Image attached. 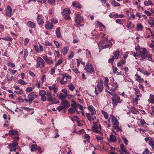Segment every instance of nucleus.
Returning a JSON list of instances; mask_svg holds the SVG:
<instances>
[{"mask_svg":"<svg viewBox=\"0 0 154 154\" xmlns=\"http://www.w3.org/2000/svg\"><path fill=\"white\" fill-rule=\"evenodd\" d=\"M68 87L69 89L71 91H73L75 89V87L73 84L70 83L68 85Z\"/></svg>","mask_w":154,"mask_h":154,"instance_id":"obj_46","label":"nucleus"},{"mask_svg":"<svg viewBox=\"0 0 154 154\" xmlns=\"http://www.w3.org/2000/svg\"><path fill=\"white\" fill-rule=\"evenodd\" d=\"M75 19V22L78 24L82 23L83 20V18L81 16L80 14H76Z\"/></svg>","mask_w":154,"mask_h":154,"instance_id":"obj_15","label":"nucleus"},{"mask_svg":"<svg viewBox=\"0 0 154 154\" xmlns=\"http://www.w3.org/2000/svg\"><path fill=\"white\" fill-rule=\"evenodd\" d=\"M72 5L74 7H75L78 8H80L81 7V5L76 2H74L72 3Z\"/></svg>","mask_w":154,"mask_h":154,"instance_id":"obj_42","label":"nucleus"},{"mask_svg":"<svg viewBox=\"0 0 154 154\" xmlns=\"http://www.w3.org/2000/svg\"><path fill=\"white\" fill-rule=\"evenodd\" d=\"M116 140V137L113 135H111L110 136L109 141L112 142H115Z\"/></svg>","mask_w":154,"mask_h":154,"instance_id":"obj_36","label":"nucleus"},{"mask_svg":"<svg viewBox=\"0 0 154 154\" xmlns=\"http://www.w3.org/2000/svg\"><path fill=\"white\" fill-rule=\"evenodd\" d=\"M56 34L57 37L58 38H60L61 37V34L60 31V28L59 27L56 30Z\"/></svg>","mask_w":154,"mask_h":154,"instance_id":"obj_29","label":"nucleus"},{"mask_svg":"<svg viewBox=\"0 0 154 154\" xmlns=\"http://www.w3.org/2000/svg\"><path fill=\"white\" fill-rule=\"evenodd\" d=\"M27 25L28 27L33 29H35L36 26L35 23L31 21H28L27 23Z\"/></svg>","mask_w":154,"mask_h":154,"instance_id":"obj_22","label":"nucleus"},{"mask_svg":"<svg viewBox=\"0 0 154 154\" xmlns=\"http://www.w3.org/2000/svg\"><path fill=\"white\" fill-rule=\"evenodd\" d=\"M101 128L100 125L98 122H94L92 126L93 132L99 133L101 132Z\"/></svg>","mask_w":154,"mask_h":154,"instance_id":"obj_7","label":"nucleus"},{"mask_svg":"<svg viewBox=\"0 0 154 154\" xmlns=\"http://www.w3.org/2000/svg\"><path fill=\"white\" fill-rule=\"evenodd\" d=\"M17 83L18 84H21L23 85L26 84L25 82L22 79H19L17 81Z\"/></svg>","mask_w":154,"mask_h":154,"instance_id":"obj_50","label":"nucleus"},{"mask_svg":"<svg viewBox=\"0 0 154 154\" xmlns=\"http://www.w3.org/2000/svg\"><path fill=\"white\" fill-rule=\"evenodd\" d=\"M103 81L101 80L98 82L96 87L95 88L94 93L96 95H98L103 91Z\"/></svg>","mask_w":154,"mask_h":154,"instance_id":"obj_3","label":"nucleus"},{"mask_svg":"<svg viewBox=\"0 0 154 154\" xmlns=\"http://www.w3.org/2000/svg\"><path fill=\"white\" fill-rule=\"evenodd\" d=\"M2 39L6 41H11L12 40V38L9 37L2 38Z\"/></svg>","mask_w":154,"mask_h":154,"instance_id":"obj_56","label":"nucleus"},{"mask_svg":"<svg viewBox=\"0 0 154 154\" xmlns=\"http://www.w3.org/2000/svg\"><path fill=\"white\" fill-rule=\"evenodd\" d=\"M37 96V95L35 92H32L28 95L27 98L29 99V100H30V102H32Z\"/></svg>","mask_w":154,"mask_h":154,"instance_id":"obj_12","label":"nucleus"},{"mask_svg":"<svg viewBox=\"0 0 154 154\" xmlns=\"http://www.w3.org/2000/svg\"><path fill=\"white\" fill-rule=\"evenodd\" d=\"M88 110L91 112V114L93 116L96 114V111L94 107L92 105L89 106L88 107Z\"/></svg>","mask_w":154,"mask_h":154,"instance_id":"obj_19","label":"nucleus"},{"mask_svg":"<svg viewBox=\"0 0 154 154\" xmlns=\"http://www.w3.org/2000/svg\"><path fill=\"white\" fill-rule=\"evenodd\" d=\"M137 30L138 31H142L143 28V26L141 23H138L137 24Z\"/></svg>","mask_w":154,"mask_h":154,"instance_id":"obj_31","label":"nucleus"},{"mask_svg":"<svg viewBox=\"0 0 154 154\" xmlns=\"http://www.w3.org/2000/svg\"><path fill=\"white\" fill-rule=\"evenodd\" d=\"M72 70L75 73H79V72L78 71V69L76 68V67H73L72 69Z\"/></svg>","mask_w":154,"mask_h":154,"instance_id":"obj_63","label":"nucleus"},{"mask_svg":"<svg viewBox=\"0 0 154 154\" xmlns=\"http://www.w3.org/2000/svg\"><path fill=\"white\" fill-rule=\"evenodd\" d=\"M119 85L116 82H113L112 83L111 85L109 86L107 89L109 91H111V92L113 93L118 88Z\"/></svg>","mask_w":154,"mask_h":154,"instance_id":"obj_9","label":"nucleus"},{"mask_svg":"<svg viewBox=\"0 0 154 154\" xmlns=\"http://www.w3.org/2000/svg\"><path fill=\"white\" fill-rule=\"evenodd\" d=\"M142 51L140 52V55L141 56V58L142 59L145 58V56L147 54V51L146 49L145 48H141Z\"/></svg>","mask_w":154,"mask_h":154,"instance_id":"obj_17","label":"nucleus"},{"mask_svg":"<svg viewBox=\"0 0 154 154\" xmlns=\"http://www.w3.org/2000/svg\"><path fill=\"white\" fill-rule=\"evenodd\" d=\"M19 137L17 136L14 138V142L8 144V148L9 149L10 151H15L17 149V146L18 143L17 140L19 139Z\"/></svg>","mask_w":154,"mask_h":154,"instance_id":"obj_4","label":"nucleus"},{"mask_svg":"<svg viewBox=\"0 0 154 154\" xmlns=\"http://www.w3.org/2000/svg\"><path fill=\"white\" fill-rule=\"evenodd\" d=\"M154 141L152 139H150L148 142L149 145L151 146L153 149H154Z\"/></svg>","mask_w":154,"mask_h":154,"instance_id":"obj_37","label":"nucleus"},{"mask_svg":"<svg viewBox=\"0 0 154 154\" xmlns=\"http://www.w3.org/2000/svg\"><path fill=\"white\" fill-rule=\"evenodd\" d=\"M137 71H139L141 73L143 74L144 75L147 76H149L150 75V73L147 71L145 69L142 68H138L137 69Z\"/></svg>","mask_w":154,"mask_h":154,"instance_id":"obj_20","label":"nucleus"},{"mask_svg":"<svg viewBox=\"0 0 154 154\" xmlns=\"http://www.w3.org/2000/svg\"><path fill=\"white\" fill-rule=\"evenodd\" d=\"M85 69L88 72L91 73L94 71V68L92 65L90 63H87L85 66Z\"/></svg>","mask_w":154,"mask_h":154,"instance_id":"obj_13","label":"nucleus"},{"mask_svg":"<svg viewBox=\"0 0 154 154\" xmlns=\"http://www.w3.org/2000/svg\"><path fill=\"white\" fill-rule=\"evenodd\" d=\"M37 146L36 145L32 144L31 145V151H34L37 150Z\"/></svg>","mask_w":154,"mask_h":154,"instance_id":"obj_43","label":"nucleus"},{"mask_svg":"<svg viewBox=\"0 0 154 154\" xmlns=\"http://www.w3.org/2000/svg\"><path fill=\"white\" fill-rule=\"evenodd\" d=\"M61 105L64 109H66L69 106L70 103L68 101L65 100L61 103Z\"/></svg>","mask_w":154,"mask_h":154,"instance_id":"obj_16","label":"nucleus"},{"mask_svg":"<svg viewBox=\"0 0 154 154\" xmlns=\"http://www.w3.org/2000/svg\"><path fill=\"white\" fill-rule=\"evenodd\" d=\"M98 133L99 135H95L96 138L98 141H100V142H102L103 141V134L102 132H100Z\"/></svg>","mask_w":154,"mask_h":154,"instance_id":"obj_21","label":"nucleus"},{"mask_svg":"<svg viewBox=\"0 0 154 154\" xmlns=\"http://www.w3.org/2000/svg\"><path fill=\"white\" fill-rule=\"evenodd\" d=\"M135 76L136 77V80L138 81H139L140 83H142L143 82V79H141V77L139 76L137 74L135 75Z\"/></svg>","mask_w":154,"mask_h":154,"instance_id":"obj_33","label":"nucleus"},{"mask_svg":"<svg viewBox=\"0 0 154 154\" xmlns=\"http://www.w3.org/2000/svg\"><path fill=\"white\" fill-rule=\"evenodd\" d=\"M84 138L86 139L87 141H88L89 140V136L88 134H85L84 136Z\"/></svg>","mask_w":154,"mask_h":154,"instance_id":"obj_59","label":"nucleus"},{"mask_svg":"<svg viewBox=\"0 0 154 154\" xmlns=\"http://www.w3.org/2000/svg\"><path fill=\"white\" fill-rule=\"evenodd\" d=\"M70 13V9L69 8H66L63 10L62 14L64 17V19L68 20L71 18L69 16Z\"/></svg>","mask_w":154,"mask_h":154,"instance_id":"obj_8","label":"nucleus"},{"mask_svg":"<svg viewBox=\"0 0 154 154\" xmlns=\"http://www.w3.org/2000/svg\"><path fill=\"white\" fill-rule=\"evenodd\" d=\"M53 24L50 22L48 23L45 26V28L47 29H51L53 28Z\"/></svg>","mask_w":154,"mask_h":154,"instance_id":"obj_26","label":"nucleus"},{"mask_svg":"<svg viewBox=\"0 0 154 154\" xmlns=\"http://www.w3.org/2000/svg\"><path fill=\"white\" fill-rule=\"evenodd\" d=\"M6 15L8 17H10L12 15V9L11 7L8 5L5 10Z\"/></svg>","mask_w":154,"mask_h":154,"instance_id":"obj_14","label":"nucleus"},{"mask_svg":"<svg viewBox=\"0 0 154 154\" xmlns=\"http://www.w3.org/2000/svg\"><path fill=\"white\" fill-rule=\"evenodd\" d=\"M54 98L52 96H51L50 97H48L46 98V100H47V101L49 102L52 101L54 100Z\"/></svg>","mask_w":154,"mask_h":154,"instance_id":"obj_64","label":"nucleus"},{"mask_svg":"<svg viewBox=\"0 0 154 154\" xmlns=\"http://www.w3.org/2000/svg\"><path fill=\"white\" fill-rule=\"evenodd\" d=\"M86 54L88 57H91V53L90 51L88 49L86 50Z\"/></svg>","mask_w":154,"mask_h":154,"instance_id":"obj_61","label":"nucleus"},{"mask_svg":"<svg viewBox=\"0 0 154 154\" xmlns=\"http://www.w3.org/2000/svg\"><path fill=\"white\" fill-rule=\"evenodd\" d=\"M14 92L17 94L21 95L23 93L24 91L20 89L17 91H14Z\"/></svg>","mask_w":154,"mask_h":154,"instance_id":"obj_48","label":"nucleus"},{"mask_svg":"<svg viewBox=\"0 0 154 154\" xmlns=\"http://www.w3.org/2000/svg\"><path fill=\"white\" fill-rule=\"evenodd\" d=\"M67 81V80L65 78V76H63L61 80L60 81V83L61 84L63 85L65 84Z\"/></svg>","mask_w":154,"mask_h":154,"instance_id":"obj_41","label":"nucleus"},{"mask_svg":"<svg viewBox=\"0 0 154 154\" xmlns=\"http://www.w3.org/2000/svg\"><path fill=\"white\" fill-rule=\"evenodd\" d=\"M48 88L51 90H53V92L55 94H56L58 91V88L56 85L53 84L51 86H48Z\"/></svg>","mask_w":154,"mask_h":154,"instance_id":"obj_18","label":"nucleus"},{"mask_svg":"<svg viewBox=\"0 0 154 154\" xmlns=\"http://www.w3.org/2000/svg\"><path fill=\"white\" fill-rule=\"evenodd\" d=\"M24 56H23V58L24 59V60L26 61V58L28 56V51L27 49H24Z\"/></svg>","mask_w":154,"mask_h":154,"instance_id":"obj_35","label":"nucleus"},{"mask_svg":"<svg viewBox=\"0 0 154 154\" xmlns=\"http://www.w3.org/2000/svg\"><path fill=\"white\" fill-rule=\"evenodd\" d=\"M85 115L87 117L88 120L89 121H91L92 120V115L91 113H86Z\"/></svg>","mask_w":154,"mask_h":154,"instance_id":"obj_44","label":"nucleus"},{"mask_svg":"<svg viewBox=\"0 0 154 154\" xmlns=\"http://www.w3.org/2000/svg\"><path fill=\"white\" fill-rule=\"evenodd\" d=\"M52 43L49 42L48 41L46 40L45 42V46H52Z\"/></svg>","mask_w":154,"mask_h":154,"instance_id":"obj_60","label":"nucleus"},{"mask_svg":"<svg viewBox=\"0 0 154 154\" xmlns=\"http://www.w3.org/2000/svg\"><path fill=\"white\" fill-rule=\"evenodd\" d=\"M108 82H109L108 79L107 78H105L104 85L105 87H107V88L109 86V85H108Z\"/></svg>","mask_w":154,"mask_h":154,"instance_id":"obj_45","label":"nucleus"},{"mask_svg":"<svg viewBox=\"0 0 154 154\" xmlns=\"http://www.w3.org/2000/svg\"><path fill=\"white\" fill-rule=\"evenodd\" d=\"M133 89L135 92V95H138V94H140V91L138 88H134Z\"/></svg>","mask_w":154,"mask_h":154,"instance_id":"obj_58","label":"nucleus"},{"mask_svg":"<svg viewBox=\"0 0 154 154\" xmlns=\"http://www.w3.org/2000/svg\"><path fill=\"white\" fill-rule=\"evenodd\" d=\"M34 87H29L27 88L26 90V93H29L31 92L34 89Z\"/></svg>","mask_w":154,"mask_h":154,"instance_id":"obj_40","label":"nucleus"},{"mask_svg":"<svg viewBox=\"0 0 154 154\" xmlns=\"http://www.w3.org/2000/svg\"><path fill=\"white\" fill-rule=\"evenodd\" d=\"M18 134V132L16 130H11L9 131V134L10 135H17Z\"/></svg>","mask_w":154,"mask_h":154,"instance_id":"obj_32","label":"nucleus"},{"mask_svg":"<svg viewBox=\"0 0 154 154\" xmlns=\"http://www.w3.org/2000/svg\"><path fill=\"white\" fill-rule=\"evenodd\" d=\"M119 51H116L114 53V58L116 59L118 58L119 57Z\"/></svg>","mask_w":154,"mask_h":154,"instance_id":"obj_39","label":"nucleus"},{"mask_svg":"<svg viewBox=\"0 0 154 154\" xmlns=\"http://www.w3.org/2000/svg\"><path fill=\"white\" fill-rule=\"evenodd\" d=\"M125 62V60H123L121 62H120L118 63L117 65L118 66H121L122 65L124 64Z\"/></svg>","mask_w":154,"mask_h":154,"instance_id":"obj_57","label":"nucleus"},{"mask_svg":"<svg viewBox=\"0 0 154 154\" xmlns=\"http://www.w3.org/2000/svg\"><path fill=\"white\" fill-rule=\"evenodd\" d=\"M36 20L38 25H43L44 24V22L43 19L41 17L40 15H38Z\"/></svg>","mask_w":154,"mask_h":154,"instance_id":"obj_23","label":"nucleus"},{"mask_svg":"<svg viewBox=\"0 0 154 154\" xmlns=\"http://www.w3.org/2000/svg\"><path fill=\"white\" fill-rule=\"evenodd\" d=\"M23 108L25 110L27 111H29L32 110L33 111L31 113V114H32L34 112V111L33 110V109L32 108H30L29 107H24Z\"/></svg>","mask_w":154,"mask_h":154,"instance_id":"obj_53","label":"nucleus"},{"mask_svg":"<svg viewBox=\"0 0 154 154\" xmlns=\"http://www.w3.org/2000/svg\"><path fill=\"white\" fill-rule=\"evenodd\" d=\"M110 118L112 119L114 129L116 130L117 132L121 131V129L119 127V121L116 117L112 114L110 115Z\"/></svg>","mask_w":154,"mask_h":154,"instance_id":"obj_2","label":"nucleus"},{"mask_svg":"<svg viewBox=\"0 0 154 154\" xmlns=\"http://www.w3.org/2000/svg\"><path fill=\"white\" fill-rule=\"evenodd\" d=\"M145 58L146 59L149 60L150 61L153 62L154 60V56H153L152 54H146L145 56Z\"/></svg>","mask_w":154,"mask_h":154,"instance_id":"obj_24","label":"nucleus"},{"mask_svg":"<svg viewBox=\"0 0 154 154\" xmlns=\"http://www.w3.org/2000/svg\"><path fill=\"white\" fill-rule=\"evenodd\" d=\"M97 25L98 27H103L104 28H105V26L101 23L98 21Z\"/></svg>","mask_w":154,"mask_h":154,"instance_id":"obj_55","label":"nucleus"},{"mask_svg":"<svg viewBox=\"0 0 154 154\" xmlns=\"http://www.w3.org/2000/svg\"><path fill=\"white\" fill-rule=\"evenodd\" d=\"M120 152L121 153V152H124L125 153H127V150L125 147H124V145L123 144H122L120 146Z\"/></svg>","mask_w":154,"mask_h":154,"instance_id":"obj_30","label":"nucleus"},{"mask_svg":"<svg viewBox=\"0 0 154 154\" xmlns=\"http://www.w3.org/2000/svg\"><path fill=\"white\" fill-rule=\"evenodd\" d=\"M127 27L129 29L132 28L134 27V25L131 22L127 23L126 25Z\"/></svg>","mask_w":154,"mask_h":154,"instance_id":"obj_38","label":"nucleus"},{"mask_svg":"<svg viewBox=\"0 0 154 154\" xmlns=\"http://www.w3.org/2000/svg\"><path fill=\"white\" fill-rule=\"evenodd\" d=\"M59 98L60 100H63L65 99V97L63 94L61 93L59 95Z\"/></svg>","mask_w":154,"mask_h":154,"instance_id":"obj_54","label":"nucleus"},{"mask_svg":"<svg viewBox=\"0 0 154 154\" xmlns=\"http://www.w3.org/2000/svg\"><path fill=\"white\" fill-rule=\"evenodd\" d=\"M111 4L113 7H116L120 6V4L116 2L115 0H113L111 2Z\"/></svg>","mask_w":154,"mask_h":154,"instance_id":"obj_34","label":"nucleus"},{"mask_svg":"<svg viewBox=\"0 0 154 154\" xmlns=\"http://www.w3.org/2000/svg\"><path fill=\"white\" fill-rule=\"evenodd\" d=\"M131 112L134 114H138V111L134 107H132L131 109Z\"/></svg>","mask_w":154,"mask_h":154,"instance_id":"obj_47","label":"nucleus"},{"mask_svg":"<svg viewBox=\"0 0 154 154\" xmlns=\"http://www.w3.org/2000/svg\"><path fill=\"white\" fill-rule=\"evenodd\" d=\"M68 112L69 114H72L75 112L77 114L80 113V111H78L76 109L75 102L74 101L73 102V103L71 104V107L69 109Z\"/></svg>","mask_w":154,"mask_h":154,"instance_id":"obj_6","label":"nucleus"},{"mask_svg":"<svg viewBox=\"0 0 154 154\" xmlns=\"http://www.w3.org/2000/svg\"><path fill=\"white\" fill-rule=\"evenodd\" d=\"M8 66L11 67H14L15 66L14 64L11 63V62L8 63Z\"/></svg>","mask_w":154,"mask_h":154,"instance_id":"obj_62","label":"nucleus"},{"mask_svg":"<svg viewBox=\"0 0 154 154\" xmlns=\"http://www.w3.org/2000/svg\"><path fill=\"white\" fill-rule=\"evenodd\" d=\"M144 5L145 6H152L153 3L151 0H148V1H146L144 2Z\"/></svg>","mask_w":154,"mask_h":154,"instance_id":"obj_27","label":"nucleus"},{"mask_svg":"<svg viewBox=\"0 0 154 154\" xmlns=\"http://www.w3.org/2000/svg\"><path fill=\"white\" fill-rule=\"evenodd\" d=\"M102 113L103 115L105 118L106 119H108V116L107 113L103 111V110L102 111Z\"/></svg>","mask_w":154,"mask_h":154,"instance_id":"obj_52","label":"nucleus"},{"mask_svg":"<svg viewBox=\"0 0 154 154\" xmlns=\"http://www.w3.org/2000/svg\"><path fill=\"white\" fill-rule=\"evenodd\" d=\"M106 91L107 92L113 96L112 99V104L114 106H116L118 103H121L122 100L120 99V97L117 94L112 93L107 90H106Z\"/></svg>","mask_w":154,"mask_h":154,"instance_id":"obj_1","label":"nucleus"},{"mask_svg":"<svg viewBox=\"0 0 154 154\" xmlns=\"http://www.w3.org/2000/svg\"><path fill=\"white\" fill-rule=\"evenodd\" d=\"M103 41L101 40L100 41L98 44V47H100V45L103 43ZM112 43L111 42H110L108 44H106L104 45V46H101V47H100V48L99 49V52H100L101 51V49H103L104 48H109L110 47H111L112 46Z\"/></svg>","mask_w":154,"mask_h":154,"instance_id":"obj_10","label":"nucleus"},{"mask_svg":"<svg viewBox=\"0 0 154 154\" xmlns=\"http://www.w3.org/2000/svg\"><path fill=\"white\" fill-rule=\"evenodd\" d=\"M68 50V48L67 47L65 46L61 49V52L63 55H65L67 54Z\"/></svg>","mask_w":154,"mask_h":154,"instance_id":"obj_25","label":"nucleus"},{"mask_svg":"<svg viewBox=\"0 0 154 154\" xmlns=\"http://www.w3.org/2000/svg\"><path fill=\"white\" fill-rule=\"evenodd\" d=\"M46 91L44 90H40L39 93L41 97V99L43 101H45L46 100Z\"/></svg>","mask_w":154,"mask_h":154,"instance_id":"obj_11","label":"nucleus"},{"mask_svg":"<svg viewBox=\"0 0 154 154\" xmlns=\"http://www.w3.org/2000/svg\"><path fill=\"white\" fill-rule=\"evenodd\" d=\"M76 109H77L78 108H79L82 111H84V109L83 107L81 105L77 103H76Z\"/></svg>","mask_w":154,"mask_h":154,"instance_id":"obj_49","label":"nucleus"},{"mask_svg":"<svg viewBox=\"0 0 154 154\" xmlns=\"http://www.w3.org/2000/svg\"><path fill=\"white\" fill-rule=\"evenodd\" d=\"M148 102L151 103H154V95L151 94L149 97V99L148 100Z\"/></svg>","mask_w":154,"mask_h":154,"instance_id":"obj_28","label":"nucleus"},{"mask_svg":"<svg viewBox=\"0 0 154 154\" xmlns=\"http://www.w3.org/2000/svg\"><path fill=\"white\" fill-rule=\"evenodd\" d=\"M63 62V60L62 59H60L57 61V63H56L55 64V67L57 66H58L60 64H61L62 62Z\"/></svg>","mask_w":154,"mask_h":154,"instance_id":"obj_51","label":"nucleus"},{"mask_svg":"<svg viewBox=\"0 0 154 154\" xmlns=\"http://www.w3.org/2000/svg\"><path fill=\"white\" fill-rule=\"evenodd\" d=\"M36 64L35 67L36 68H43L45 65V63L44 60L41 57H38L36 60Z\"/></svg>","mask_w":154,"mask_h":154,"instance_id":"obj_5","label":"nucleus"}]
</instances>
